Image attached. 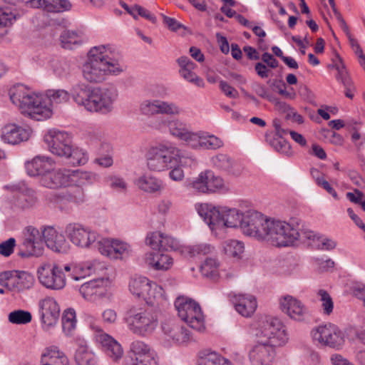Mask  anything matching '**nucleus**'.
<instances>
[{"label": "nucleus", "mask_w": 365, "mask_h": 365, "mask_svg": "<svg viewBox=\"0 0 365 365\" xmlns=\"http://www.w3.org/2000/svg\"><path fill=\"white\" fill-rule=\"evenodd\" d=\"M9 94L12 103L24 115L36 120H44L51 117V103H63L70 99V92L63 89L48 90L44 96L31 91L24 84L14 86Z\"/></svg>", "instance_id": "f257e3e1"}, {"label": "nucleus", "mask_w": 365, "mask_h": 365, "mask_svg": "<svg viewBox=\"0 0 365 365\" xmlns=\"http://www.w3.org/2000/svg\"><path fill=\"white\" fill-rule=\"evenodd\" d=\"M255 335L258 340L249 351L252 365H269L275 356L274 347L284 346L289 340L284 324L272 317L259 321Z\"/></svg>", "instance_id": "f03ea898"}, {"label": "nucleus", "mask_w": 365, "mask_h": 365, "mask_svg": "<svg viewBox=\"0 0 365 365\" xmlns=\"http://www.w3.org/2000/svg\"><path fill=\"white\" fill-rule=\"evenodd\" d=\"M127 66L123 56L110 44L90 48L87 59L82 65L83 78L90 83H101L106 76H117L125 71Z\"/></svg>", "instance_id": "7ed1b4c3"}, {"label": "nucleus", "mask_w": 365, "mask_h": 365, "mask_svg": "<svg viewBox=\"0 0 365 365\" xmlns=\"http://www.w3.org/2000/svg\"><path fill=\"white\" fill-rule=\"evenodd\" d=\"M298 240L299 230L294 225L267 217L259 241L284 247L293 245Z\"/></svg>", "instance_id": "20e7f679"}, {"label": "nucleus", "mask_w": 365, "mask_h": 365, "mask_svg": "<svg viewBox=\"0 0 365 365\" xmlns=\"http://www.w3.org/2000/svg\"><path fill=\"white\" fill-rule=\"evenodd\" d=\"M123 322L127 328L139 336H147L152 334L158 324L156 312L140 306H132L125 312Z\"/></svg>", "instance_id": "39448f33"}, {"label": "nucleus", "mask_w": 365, "mask_h": 365, "mask_svg": "<svg viewBox=\"0 0 365 365\" xmlns=\"http://www.w3.org/2000/svg\"><path fill=\"white\" fill-rule=\"evenodd\" d=\"M212 231L240 226L243 212L236 208L205 205L199 212Z\"/></svg>", "instance_id": "423d86ee"}, {"label": "nucleus", "mask_w": 365, "mask_h": 365, "mask_svg": "<svg viewBox=\"0 0 365 365\" xmlns=\"http://www.w3.org/2000/svg\"><path fill=\"white\" fill-rule=\"evenodd\" d=\"M178 148L172 143H162L149 149L146 155L149 170L162 172L173 168Z\"/></svg>", "instance_id": "0eeeda50"}, {"label": "nucleus", "mask_w": 365, "mask_h": 365, "mask_svg": "<svg viewBox=\"0 0 365 365\" xmlns=\"http://www.w3.org/2000/svg\"><path fill=\"white\" fill-rule=\"evenodd\" d=\"M91 173L67 169L51 170L40 177V184L49 189H58L72 186L73 182L82 183L83 180H89Z\"/></svg>", "instance_id": "6e6552de"}, {"label": "nucleus", "mask_w": 365, "mask_h": 365, "mask_svg": "<svg viewBox=\"0 0 365 365\" xmlns=\"http://www.w3.org/2000/svg\"><path fill=\"white\" fill-rule=\"evenodd\" d=\"M175 307L179 317L190 327L198 331L205 330V317L199 304L182 296L175 299Z\"/></svg>", "instance_id": "1a4fd4ad"}, {"label": "nucleus", "mask_w": 365, "mask_h": 365, "mask_svg": "<svg viewBox=\"0 0 365 365\" xmlns=\"http://www.w3.org/2000/svg\"><path fill=\"white\" fill-rule=\"evenodd\" d=\"M118 97V90L114 87H93L86 110L108 114L113 110Z\"/></svg>", "instance_id": "9d476101"}, {"label": "nucleus", "mask_w": 365, "mask_h": 365, "mask_svg": "<svg viewBox=\"0 0 365 365\" xmlns=\"http://www.w3.org/2000/svg\"><path fill=\"white\" fill-rule=\"evenodd\" d=\"M64 232L74 245L83 249L96 248L100 237L96 231L78 222L66 225Z\"/></svg>", "instance_id": "9b49d317"}, {"label": "nucleus", "mask_w": 365, "mask_h": 365, "mask_svg": "<svg viewBox=\"0 0 365 365\" xmlns=\"http://www.w3.org/2000/svg\"><path fill=\"white\" fill-rule=\"evenodd\" d=\"M314 341L322 346L340 349L345 342L342 331L335 324L327 323L314 327L311 331Z\"/></svg>", "instance_id": "f8f14e48"}, {"label": "nucleus", "mask_w": 365, "mask_h": 365, "mask_svg": "<svg viewBox=\"0 0 365 365\" xmlns=\"http://www.w3.org/2000/svg\"><path fill=\"white\" fill-rule=\"evenodd\" d=\"M37 274L40 283L48 289L57 291L66 287V275L56 263H43L38 268Z\"/></svg>", "instance_id": "ddd939ff"}, {"label": "nucleus", "mask_w": 365, "mask_h": 365, "mask_svg": "<svg viewBox=\"0 0 365 365\" xmlns=\"http://www.w3.org/2000/svg\"><path fill=\"white\" fill-rule=\"evenodd\" d=\"M140 113L145 116L166 115L178 116L182 113V109L175 102L159 99H145L139 105Z\"/></svg>", "instance_id": "4468645a"}, {"label": "nucleus", "mask_w": 365, "mask_h": 365, "mask_svg": "<svg viewBox=\"0 0 365 365\" xmlns=\"http://www.w3.org/2000/svg\"><path fill=\"white\" fill-rule=\"evenodd\" d=\"M34 283V277L25 271L12 270L0 273V285L12 292L29 289Z\"/></svg>", "instance_id": "2eb2a0df"}, {"label": "nucleus", "mask_w": 365, "mask_h": 365, "mask_svg": "<svg viewBox=\"0 0 365 365\" xmlns=\"http://www.w3.org/2000/svg\"><path fill=\"white\" fill-rule=\"evenodd\" d=\"M190 187L195 191L203 193H215L225 188L224 180L215 175L211 170L202 171L190 183Z\"/></svg>", "instance_id": "dca6fc26"}, {"label": "nucleus", "mask_w": 365, "mask_h": 365, "mask_svg": "<svg viewBox=\"0 0 365 365\" xmlns=\"http://www.w3.org/2000/svg\"><path fill=\"white\" fill-rule=\"evenodd\" d=\"M43 140L48 150L60 157H64L70 152L71 139L69 133L58 129L48 130L43 136Z\"/></svg>", "instance_id": "f3484780"}, {"label": "nucleus", "mask_w": 365, "mask_h": 365, "mask_svg": "<svg viewBox=\"0 0 365 365\" xmlns=\"http://www.w3.org/2000/svg\"><path fill=\"white\" fill-rule=\"evenodd\" d=\"M267 218V216L256 210H247L243 212L240 228L244 235L259 241Z\"/></svg>", "instance_id": "a211bd4d"}, {"label": "nucleus", "mask_w": 365, "mask_h": 365, "mask_svg": "<svg viewBox=\"0 0 365 365\" xmlns=\"http://www.w3.org/2000/svg\"><path fill=\"white\" fill-rule=\"evenodd\" d=\"M42 231L33 227H26L23 232L22 246L25 251L19 252V255L23 257L36 256L39 257L43 253Z\"/></svg>", "instance_id": "6ab92c4d"}, {"label": "nucleus", "mask_w": 365, "mask_h": 365, "mask_svg": "<svg viewBox=\"0 0 365 365\" xmlns=\"http://www.w3.org/2000/svg\"><path fill=\"white\" fill-rule=\"evenodd\" d=\"M129 354L132 365H158L156 352L142 341L135 340L130 344Z\"/></svg>", "instance_id": "aec40b11"}, {"label": "nucleus", "mask_w": 365, "mask_h": 365, "mask_svg": "<svg viewBox=\"0 0 365 365\" xmlns=\"http://www.w3.org/2000/svg\"><path fill=\"white\" fill-rule=\"evenodd\" d=\"M279 307L284 314L297 322L304 321L309 316L307 307L300 299L289 294L279 299Z\"/></svg>", "instance_id": "412c9836"}, {"label": "nucleus", "mask_w": 365, "mask_h": 365, "mask_svg": "<svg viewBox=\"0 0 365 365\" xmlns=\"http://www.w3.org/2000/svg\"><path fill=\"white\" fill-rule=\"evenodd\" d=\"M38 308L43 329L48 331L55 327L60 316V307L56 300L46 297L39 301Z\"/></svg>", "instance_id": "4be33fe9"}, {"label": "nucleus", "mask_w": 365, "mask_h": 365, "mask_svg": "<svg viewBox=\"0 0 365 365\" xmlns=\"http://www.w3.org/2000/svg\"><path fill=\"white\" fill-rule=\"evenodd\" d=\"M95 330V339L96 342L101 345V347L106 355L113 361H118L123 355V349L121 345L110 335L104 332L97 326H91Z\"/></svg>", "instance_id": "5701e85b"}, {"label": "nucleus", "mask_w": 365, "mask_h": 365, "mask_svg": "<svg viewBox=\"0 0 365 365\" xmlns=\"http://www.w3.org/2000/svg\"><path fill=\"white\" fill-rule=\"evenodd\" d=\"M42 235L45 244L52 251L58 253H66L69 250L70 245L66 237L53 227H43Z\"/></svg>", "instance_id": "b1692460"}, {"label": "nucleus", "mask_w": 365, "mask_h": 365, "mask_svg": "<svg viewBox=\"0 0 365 365\" xmlns=\"http://www.w3.org/2000/svg\"><path fill=\"white\" fill-rule=\"evenodd\" d=\"M153 127L162 133L168 131L169 133L180 139L187 132L188 128L186 123L177 118L160 117L157 118Z\"/></svg>", "instance_id": "393cba45"}, {"label": "nucleus", "mask_w": 365, "mask_h": 365, "mask_svg": "<svg viewBox=\"0 0 365 365\" xmlns=\"http://www.w3.org/2000/svg\"><path fill=\"white\" fill-rule=\"evenodd\" d=\"M4 188L11 192L14 205L19 208H29L36 202L34 191L23 184L5 185Z\"/></svg>", "instance_id": "a878e982"}, {"label": "nucleus", "mask_w": 365, "mask_h": 365, "mask_svg": "<svg viewBox=\"0 0 365 365\" xmlns=\"http://www.w3.org/2000/svg\"><path fill=\"white\" fill-rule=\"evenodd\" d=\"M229 297L235 306V310L242 316L249 317L255 312L257 303L254 296L232 292L229 294Z\"/></svg>", "instance_id": "bb28decb"}, {"label": "nucleus", "mask_w": 365, "mask_h": 365, "mask_svg": "<svg viewBox=\"0 0 365 365\" xmlns=\"http://www.w3.org/2000/svg\"><path fill=\"white\" fill-rule=\"evenodd\" d=\"M31 130L16 124H7L1 130V139L7 144L16 145L30 138Z\"/></svg>", "instance_id": "cd10ccee"}, {"label": "nucleus", "mask_w": 365, "mask_h": 365, "mask_svg": "<svg viewBox=\"0 0 365 365\" xmlns=\"http://www.w3.org/2000/svg\"><path fill=\"white\" fill-rule=\"evenodd\" d=\"M134 185L148 194L160 193L164 190L163 181L150 173H144L135 178Z\"/></svg>", "instance_id": "c85d7f7f"}, {"label": "nucleus", "mask_w": 365, "mask_h": 365, "mask_svg": "<svg viewBox=\"0 0 365 365\" xmlns=\"http://www.w3.org/2000/svg\"><path fill=\"white\" fill-rule=\"evenodd\" d=\"M55 165L54 160L48 156L38 155L26 163L28 174L31 176L41 177L51 170Z\"/></svg>", "instance_id": "c756f323"}, {"label": "nucleus", "mask_w": 365, "mask_h": 365, "mask_svg": "<svg viewBox=\"0 0 365 365\" xmlns=\"http://www.w3.org/2000/svg\"><path fill=\"white\" fill-rule=\"evenodd\" d=\"M103 285V279H93L83 284L79 289V292L86 300L95 302L106 295Z\"/></svg>", "instance_id": "7c9ffc66"}, {"label": "nucleus", "mask_w": 365, "mask_h": 365, "mask_svg": "<svg viewBox=\"0 0 365 365\" xmlns=\"http://www.w3.org/2000/svg\"><path fill=\"white\" fill-rule=\"evenodd\" d=\"M177 62L180 68L179 73L185 80L192 83L199 87L204 86L205 83L203 80L198 77L197 74L193 71L196 67L195 63H193L187 56L180 57L178 58Z\"/></svg>", "instance_id": "2f4dec72"}, {"label": "nucleus", "mask_w": 365, "mask_h": 365, "mask_svg": "<svg viewBox=\"0 0 365 365\" xmlns=\"http://www.w3.org/2000/svg\"><path fill=\"white\" fill-rule=\"evenodd\" d=\"M93 88L85 83L78 82L72 86L70 98L71 97L78 106H83L87 110Z\"/></svg>", "instance_id": "473e14b6"}, {"label": "nucleus", "mask_w": 365, "mask_h": 365, "mask_svg": "<svg viewBox=\"0 0 365 365\" xmlns=\"http://www.w3.org/2000/svg\"><path fill=\"white\" fill-rule=\"evenodd\" d=\"M147 304L153 307H166L168 301L163 287L157 283L151 282L149 289L143 298Z\"/></svg>", "instance_id": "72a5a7b5"}, {"label": "nucleus", "mask_w": 365, "mask_h": 365, "mask_svg": "<svg viewBox=\"0 0 365 365\" xmlns=\"http://www.w3.org/2000/svg\"><path fill=\"white\" fill-rule=\"evenodd\" d=\"M145 262L155 270L166 271L173 264V259L168 254L149 252L145 254Z\"/></svg>", "instance_id": "f704fd0d"}, {"label": "nucleus", "mask_w": 365, "mask_h": 365, "mask_svg": "<svg viewBox=\"0 0 365 365\" xmlns=\"http://www.w3.org/2000/svg\"><path fill=\"white\" fill-rule=\"evenodd\" d=\"M41 365H69V361L57 346H51L42 353Z\"/></svg>", "instance_id": "c9c22d12"}, {"label": "nucleus", "mask_w": 365, "mask_h": 365, "mask_svg": "<svg viewBox=\"0 0 365 365\" xmlns=\"http://www.w3.org/2000/svg\"><path fill=\"white\" fill-rule=\"evenodd\" d=\"M163 330L178 344H187L192 339L190 331L186 328L177 324H165L163 326Z\"/></svg>", "instance_id": "e433bc0d"}, {"label": "nucleus", "mask_w": 365, "mask_h": 365, "mask_svg": "<svg viewBox=\"0 0 365 365\" xmlns=\"http://www.w3.org/2000/svg\"><path fill=\"white\" fill-rule=\"evenodd\" d=\"M91 180V177L89 180H83L82 183L73 182L72 186L66 192L63 193L62 197L58 200V201H67L68 202L73 203L75 205H80L86 201V195L84 193L82 185H85L87 182Z\"/></svg>", "instance_id": "4c0bfd02"}, {"label": "nucleus", "mask_w": 365, "mask_h": 365, "mask_svg": "<svg viewBox=\"0 0 365 365\" xmlns=\"http://www.w3.org/2000/svg\"><path fill=\"white\" fill-rule=\"evenodd\" d=\"M223 253L229 258L239 260L245 252V245L242 241L229 239L222 243Z\"/></svg>", "instance_id": "58836bf2"}, {"label": "nucleus", "mask_w": 365, "mask_h": 365, "mask_svg": "<svg viewBox=\"0 0 365 365\" xmlns=\"http://www.w3.org/2000/svg\"><path fill=\"white\" fill-rule=\"evenodd\" d=\"M100 265V263L97 262L96 261L85 262L81 263L73 267L72 273L70 274V276L76 281L80 280L83 278H85L86 276L96 274Z\"/></svg>", "instance_id": "ea45409f"}, {"label": "nucleus", "mask_w": 365, "mask_h": 365, "mask_svg": "<svg viewBox=\"0 0 365 365\" xmlns=\"http://www.w3.org/2000/svg\"><path fill=\"white\" fill-rule=\"evenodd\" d=\"M197 363L198 365H232L228 359L210 350L200 352Z\"/></svg>", "instance_id": "a19ab883"}, {"label": "nucleus", "mask_w": 365, "mask_h": 365, "mask_svg": "<svg viewBox=\"0 0 365 365\" xmlns=\"http://www.w3.org/2000/svg\"><path fill=\"white\" fill-rule=\"evenodd\" d=\"M152 281L145 277L138 276L132 278L129 282V290L132 294L139 298H143L149 289Z\"/></svg>", "instance_id": "79ce46f5"}, {"label": "nucleus", "mask_w": 365, "mask_h": 365, "mask_svg": "<svg viewBox=\"0 0 365 365\" xmlns=\"http://www.w3.org/2000/svg\"><path fill=\"white\" fill-rule=\"evenodd\" d=\"M16 20V15L9 7H0V39L8 33V29L11 27Z\"/></svg>", "instance_id": "37998d69"}, {"label": "nucleus", "mask_w": 365, "mask_h": 365, "mask_svg": "<svg viewBox=\"0 0 365 365\" xmlns=\"http://www.w3.org/2000/svg\"><path fill=\"white\" fill-rule=\"evenodd\" d=\"M215 251V247L207 243H200L193 245H186L182 250V255L187 257H201L211 254Z\"/></svg>", "instance_id": "c03bdc74"}, {"label": "nucleus", "mask_w": 365, "mask_h": 365, "mask_svg": "<svg viewBox=\"0 0 365 365\" xmlns=\"http://www.w3.org/2000/svg\"><path fill=\"white\" fill-rule=\"evenodd\" d=\"M211 165L218 170L236 174L233 170L235 163L227 154L218 153L210 158Z\"/></svg>", "instance_id": "a18cd8bd"}, {"label": "nucleus", "mask_w": 365, "mask_h": 365, "mask_svg": "<svg viewBox=\"0 0 365 365\" xmlns=\"http://www.w3.org/2000/svg\"><path fill=\"white\" fill-rule=\"evenodd\" d=\"M220 263L216 258L207 257L200 266L201 274L211 279H215L220 276Z\"/></svg>", "instance_id": "49530a36"}, {"label": "nucleus", "mask_w": 365, "mask_h": 365, "mask_svg": "<svg viewBox=\"0 0 365 365\" xmlns=\"http://www.w3.org/2000/svg\"><path fill=\"white\" fill-rule=\"evenodd\" d=\"M75 361L78 365H96L93 352L86 345H79L76 351Z\"/></svg>", "instance_id": "de8ad7c7"}, {"label": "nucleus", "mask_w": 365, "mask_h": 365, "mask_svg": "<svg viewBox=\"0 0 365 365\" xmlns=\"http://www.w3.org/2000/svg\"><path fill=\"white\" fill-rule=\"evenodd\" d=\"M62 328L63 331L67 336L73 334V331L76 328V311L72 308L64 310L62 316Z\"/></svg>", "instance_id": "09e8293b"}, {"label": "nucleus", "mask_w": 365, "mask_h": 365, "mask_svg": "<svg viewBox=\"0 0 365 365\" xmlns=\"http://www.w3.org/2000/svg\"><path fill=\"white\" fill-rule=\"evenodd\" d=\"M62 47L66 49H73L82 43V38L75 31H64L60 36Z\"/></svg>", "instance_id": "8fccbe9b"}, {"label": "nucleus", "mask_w": 365, "mask_h": 365, "mask_svg": "<svg viewBox=\"0 0 365 365\" xmlns=\"http://www.w3.org/2000/svg\"><path fill=\"white\" fill-rule=\"evenodd\" d=\"M114 245V251L113 252L103 250V252L106 253L107 257L110 259H121L123 257L129 255L131 252L130 245L125 242L115 239Z\"/></svg>", "instance_id": "3c124183"}, {"label": "nucleus", "mask_w": 365, "mask_h": 365, "mask_svg": "<svg viewBox=\"0 0 365 365\" xmlns=\"http://www.w3.org/2000/svg\"><path fill=\"white\" fill-rule=\"evenodd\" d=\"M267 140L277 152L287 156H292L293 155L289 143L282 137H272L271 139L267 137Z\"/></svg>", "instance_id": "603ef678"}, {"label": "nucleus", "mask_w": 365, "mask_h": 365, "mask_svg": "<svg viewBox=\"0 0 365 365\" xmlns=\"http://www.w3.org/2000/svg\"><path fill=\"white\" fill-rule=\"evenodd\" d=\"M64 158L70 160L73 165H81L86 163L88 159V154L81 148L70 147V152L64 155Z\"/></svg>", "instance_id": "864d4df0"}, {"label": "nucleus", "mask_w": 365, "mask_h": 365, "mask_svg": "<svg viewBox=\"0 0 365 365\" xmlns=\"http://www.w3.org/2000/svg\"><path fill=\"white\" fill-rule=\"evenodd\" d=\"M317 297L321 303L322 314L330 316L334 310V301L330 294L324 289H319L317 292Z\"/></svg>", "instance_id": "5fc2aeb1"}, {"label": "nucleus", "mask_w": 365, "mask_h": 365, "mask_svg": "<svg viewBox=\"0 0 365 365\" xmlns=\"http://www.w3.org/2000/svg\"><path fill=\"white\" fill-rule=\"evenodd\" d=\"M71 4L68 0H46L44 11L59 13L70 10Z\"/></svg>", "instance_id": "6e6d98bb"}, {"label": "nucleus", "mask_w": 365, "mask_h": 365, "mask_svg": "<svg viewBox=\"0 0 365 365\" xmlns=\"http://www.w3.org/2000/svg\"><path fill=\"white\" fill-rule=\"evenodd\" d=\"M8 319L11 324H26L31 322L32 315L29 311L17 309L9 314Z\"/></svg>", "instance_id": "4d7b16f0"}, {"label": "nucleus", "mask_w": 365, "mask_h": 365, "mask_svg": "<svg viewBox=\"0 0 365 365\" xmlns=\"http://www.w3.org/2000/svg\"><path fill=\"white\" fill-rule=\"evenodd\" d=\"M224 145L223 141L214 135L202 133L200 148L217 150Z\"/></svg>", "instance_id": "13d9d810"}, {"label": "nucleus", "mask_w": 365, "mask_h": 365, "mask_svg": "<svg viewBox=\"0 0 365 365\" xmlns=\"http://www.w3.org/2000/svg\"><path fill=\"white\" fill-rule=\"evenodd\" d=\"M276 104L279 106V108L285 113V117L287 119L298 123L299 124L304 123L303 117L289 104L280 101H277Z\"/></svg>", "instance_id": "bf43d9fd"}, {"label": "nucleus", "mask_w": 365, "mask_h": 365, "mask_svg": "<svg viewBox=\"0 0 365 365\" xmlns=\"http://www.w3.org/2000/svg\"><path fill=\"white\" fill-rule=\"evenodd\" d=\"M164 234L159 231L150 232L145 237V244L154 250H160Z\"/></svg>", "instance_id": "052dcab7"}, {"label": "nucleus", "mask_w": 365, "mask_h": 365, "mask_svg": "<svg viewBox=\"0 0 365 365\" xmlns=\"http://www.w3.org/2000/svg\"><path fill=\"white\" fill-rule=\"evenodd\" d=\"M337 79L338 81H340L344 85L345 89L344 94L346 97L352 99L354 96L356 88L352 81L346 75V72L343 70H339V76H337Z\"/></svg>", "instance_id": "680f3d73"}, {"label": "nucleus", "mask_w": 365, "mask_h": 365, "mask_svg": "<svg viewBox=\"0 0 365 365\" xmlns=\"http://www.w3.org/2000/svg\"><path fill=\"white\" fill-rule=\"evenodd\" d=\"M185 247L186 245H181L177 239L164 234L161 250L179 252L182 255L183 248Z\"/></svg>", "instance_id": "e2e57ef3"}, {"label": "nucleus", "mask_w": 365, "mask_h": 365, "mask_svg": "<svg viewBox=\"0 0 365 365\" xmlns=\"http://www.w3.org/2000/svg\"><path fill=\"white\" fill-rule=\"evenodd\" d=\"M201 138V133H194L188 129L180 140L185 141L192 148L200 149Z\"/></svg>", "instance_id": "0e129e2a"}, {"label": "nucleus", "mask_w": 365, "mask_h": 365, "mask_svg": "<svg viewBox=\"0 0 365 365\" xmlns=\"http://www.w3.org/2000/svg\"><path fill=\"white\" fill-rule=\"evenodd\" d=\"M114 242L115 239L106 238L100 235L96 248L98 249L101 255L107 257V254L103 252V250L113 252L114 251Z\"/></svg>", "instance_id": "69168bd1"}, {"label": "nucleus", "mask_w": 365, "mask_h": 365, "mask_svg": "<svg viewBox=\"0 0 365 365\" xmlns=\"http://www.w3.org/2000/svg\"><path fill=\"white\" fill-rule=\"evenodd\" d=\"M178 156L175 158L174 165L179 163L184 167H195L197 164V160L192 155H184L180 149H178Z\"/></svg>", "instance_id": "338daca9"}, {"label": "nucleus", "mask_w": 365, "mask_h": 365, "mask_svg": "<svg viewBox=\"0 0 365 365\" xmlns=\"http://www.w3.org/2000/svg\"><path fill=\"white\" fill-rule=\"evenodd\" d=\"M52 67L53 72L59 77H64L70 72V64L64 60L53 61Z\"/></svg>", "instance_id": "774afa93"}]
</instances>
